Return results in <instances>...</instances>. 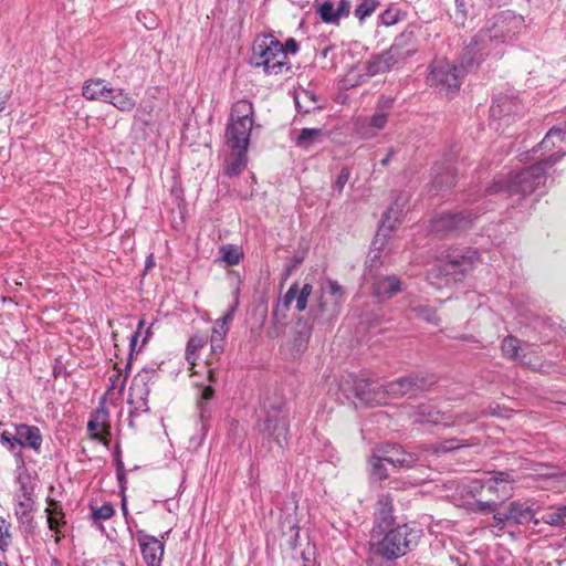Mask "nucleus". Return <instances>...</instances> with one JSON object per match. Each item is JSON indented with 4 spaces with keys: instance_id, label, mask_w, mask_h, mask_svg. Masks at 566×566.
Instances as JSON below:
<instances>
[{
    "instance_id": "cd10ccee",
    "label": "nucleus",
    "mask_w": 566,
    "mask_h": 566,
    "mask_svg": "<svg viewBox=\"0 0 566 566\" xmlns=\"http://www.w3.org/2000/svg\"><path fill=\"white\" fill-rule=\"evenodd\" d=\"M353 397L357 398L360 402L373 403L374 398L371 397V384L365 379L353 378ZM346 398L352 399V395L347 394V390L342 387Z\"/></svg>"
},
{
    "instance_id": "b1692460",
    "label": "nucleus",
    "mask_w": 566,
    "mask_h": 566,
    "mask_svg": "<svg viewBox=\"0 0 566 566\" xmlns=\"http://www.w3.org/2000/svg\"><path fill=\"white\" fill-rule=\"evenodd\" d=\"M409 416L415 423L447 424L442 421L443 416L430 405H421L413 408Z\"/></svg>"
},
{
    "instance_id": "20e7f679",
    "label": "nucleus",
    "mask_w": 566,
    "mask_h": 566,
    "mask_svg": "<svg viewBox=\"0 0 566 566\" xmlns=\"http://www.w3.org/2000/svg\"><path fill=\"white\" fill-rule=\"evenodd\" d=\"M254 108L247 99L238 101L231 111L230 123L227 126L226 139L231 149L248 150L250 134L254 123Z\"/></svg>"
},
{
    "instance_id": "13d9d810",
    "label": "nucleus",
    "mask_w": 566,
    "mask_h": 566,
    "mask_svg": "<svg viewBox=\"0 0 566 566\" xmlns=\"http://www.w3.org/2000/svg\"><path fill=\"white\" fill-rule=\"evenodd\" d=\"M214 395V389L211 387V386H206L202 391H201V400L199 402L200 405V416L201 418L203 417V413L206 411L205 407H203V401H209L210 399H212Z\"/></svg>"
},
{
    "instance_id": "dca6fc26",
    "label": "nucleus",
    "mask_w": 566,
    "mask_h": 566,
    "mask_svg": "<svg viewBox=\"0 0 566 566\" xmlns=\"http://www.w3.org/2000/svg\"><path fill=\"white\" fill-rule=\"evenodd\" d=\"M315 11L321 20L327 24L339 25L340 20L348 18L352 12L350 0H339L337 7L329 0L315 2Z\"/></svg>"
},
{
    "instance_id": "680f3d73",
    "label": "nucleus",
    "mask_w": 566,
    "mask_h": 566,
    "mask_svg": "<svg viewBox=\"0 0 566 566\" xmlns=\"http://www.w3.org/2000/svg\"><path fill=\"white\" fill-rule=\"evenodd\" d=\"M347 180H348V172L345 171V169H343L336 180V186L338 187L339 190H342L344 188Z\"/></svg>"
},
{
    "instance_id": "4468645a",
    "label": "nucleus",
    "mask_w": 566,
    "mask_h": 566,
    "mask_svg": "<svg viewBox=\"0 0 566 566\" xmlns=\"http://www.w3.org/2000/svg\"><path fill=\"white\" fill-rule=\"evenodd\" d=\"M514 478L505 471L494 472L480 481L481 492L494 495L496 499H507L512 495Z\"/></svg>"
},
{
    "instance_id": "39448f33",
    "label": "nucleus",
    "mask_w": 566,
    "mask_h": 566,
    "mask_svg": "<svg viewBox=\"0 0 566 566\" xmlns=\"http://www.w3.org/2000/svg\"><path fill=\"white\" fill-rule=\"evenodd\" d=\"M421 536V531L407 524L389 530L378 543V553L388 560L405 556L415 546Z\"/></svg>"
},
{
    "instance_id": "ddd939ff",
    "label": "nucleus",
    "mask_w": 566,
    "mask_h": 566,
    "mask_svg": "<svg viewBox=\"0 0 566 566\" xmlns=\"http://www.w3.org/2000/svg\"><path fill=\"white\" fill-rule=\"evenodd\" d=\"M434 382V377L428 378L419 374H412L388 382L385 386V390L391 396L399 397L418 390H427Z\"/></svg>"
},
{
    "instance_id": "603ef678",
    "label": "nucleus",
    "mask_w": 566,
    "mask_h": 566,
    "mask_svg": "<svg viewBox=\"0 0 566 566\" xmlns=\"http://www.w3.org/2000/svg\"><path fill=\"white\" fill-rule=\"evenodd\" d=\"M9 525L3 517H0V549L4 552L9 546Z\"/></svg>"
},
{
    "instance_id": "c756f323",
    "label": "nucleus",
    "mask_w": 566,
    "mask_h": 566,
    "mask_svg": "<svg viewBox=\"0 0 566 566\" xmlns=\"http://www.w3.org/2000/svg\"><path fill=\"white\" fill-rule=\"evenodd\" d=\"M111 97L105 103H109L120 112H130L134 109L136 102L135 99L124 90L111 88Z\"/></svg>"
},
{
    "instance_id": "bb28decb",
    "label": "nucleus",
    "mask_w": 566,
    "mask_h": 566,
    "mask_svg": "<svg viewBox=\"0 0 566 566\" xmlns=\"http://www.w3.org/2000/svg\"><path fill=\"white\" fill-rule=\"evenodd\" d=\"M247 166V150L232 149L227 158L224 174L227 176H238Z\"/></svg>"
},
{
    "instance_id": "9b49d317",
    "label": "nucleus",
    "mask_w": 566,
    "mask_h": 566,
    "mask_svg": "<svg viewBox=\"0 0 566 566\" xmlns=\"http://www.w3.org/2000/svg\"><path fill=\"white\" fill-rule=\"evenodd\" d=\"M482 209L441 213L432 221V230L441 235L469 228Z\"/></svg>"
},
{
    "instance_id": "72a5a7b5",
    "label": "nucleus",
    "mask_w": 566,
    "mask_h": 566,
    "mask_svg": "<svg viewBox=\"0 0 566 566\" xmlns=\"http://www.w3.org/2000/svg\"><path fill=\"white\" fill-rule=\"evenodd\" d=\"M295 105L298 112H302L304 114L310 113L312 109L319 108L316 103V96L313 92H310L307 90H302L296 93L295 97Z\"/></svg>"
},
{
    "instance_id": "864d4df0",
    "label": "nucleus",
    "mask_w": 566,
    "mask_h": 566,
    "mask_svg": "<svg viewBox=\"0 0 566 566\" xmlns=\"http://www.w3.org/2000/svg\"><path fill=\"white\" fill-rule=\"evenodd\" d=\"M310 336L307 333H297V335L294 338V348L297 353H303L308 345Z\"/></svg>"
},
{
    "instance_id": "6e6d98bb",
    "label": "nucleus",
    "mask_w": 566,
    "mask_h": 566,
    "mask_svg": "<svg viewBox=\"0 0 566 566\" xmlns=\"http://www.w3.org/2000/svg\"><path fill=\"white\" fill-rule=\"evenodd\" d=\"M461 447L462 446L459 444L457 440H446L437 446L436 452H451Z\"/></svg>"
},
{
    "instance_id": "f257e3e1",
    "label": "nucleus",
    "mask_w": 566,
    "mask_h": 566,
    "mask_svg": "<svg viewBox=\"0 0 566 566\" xmlns=\"http://www.w3.org/2000/svg\"><path fill=\"white\" fill-rule=\"evenodd\" d=\"M499 38H468L460 56V65L450 63L447 60H436L430 66L427 77L430 86L439 90L447 96L453 95L460 90L465 74L479 66V64L491 54L499 43Z\"/></svg>"
},
{
    "instance_id": "774afa93",
    "label": "nucleus",
    "mask_w": 566,
    "mask_h": 566,
    "mask_svg": "<svg viewBox=\"0 0 566 566\" xmlns=\"http://www.w3.org/2000/svg\"><path fill=\"white\" fill-rule=\"evenodd\" d=\"M459 11H464V0H454Z\"/></svg>"
},
{
    "instance_id": "1a4fd4ad",
    "label": "nucleus",
    "mask_w": 566,
    "mask_h": 566,
    "mask_svg": "<svg viewBox=\"0 0 566 566\" xmlns=\"http://www.w3.org/2000/svg\"><path fill=\"white\" fill-rule=\"evenodd\" d=\"M256 430L264 440L274 441L280 448L287 443V413L281 407H272L256 423Z\"/></svg>"
},
{
    "instance_id": "f03ea898",
    "label": "nucleus",
    "mask_w": 566,
    "mask_h": 566,
    "mask_svg": "<svg viewBox=\"0 0 566 566\" xmlns=\"http://www.w3.org/2000/svg\"><path fill=\"white\" fill-rule=\"evenodd\" d=\"M565 154L554 153L533 166L516 172L507 180L496 179L489 187L488 191L490 193L506 192L509 197H517L516 200H521L534 192L541 185H544L546 170L557 164Z\"/></svg>"
},
{
    "instance_id": "bf43d9fd",
    "label": "nucleus",
    "mask_w": 566,
    "mask_h": 566,
    "mask_svg": "<svg viewBox=\"0 0 566 566\" xmlns=\"http://www.w3.org/2000/svg\"><path fill=\"white\" fill-rule=\"evenodd\" d=\"M143 326H144V321L142 319L138 323L137 331L134 334H132V336H130V344H129L130 345V354H129V357H132V354L135 350L136 342H137V338H138V336L140 334V331L143 328Z\"/></svg>"
},
{
    "instance_id": "6e6552de",
    "label": "nucleus",
    "mask_w": 566,
    "mask_h": 566,
    "mask_svg": "<svg viewBox=\"0 0 566 566\" xmlns=\"http://www.w3.org/2000/svg\"><path fill=\"white\" fill-rule=\"evenodd\" d=\"M409 38H399L390 49L380 55L374 56L367 63H364L366 75L373 77L377 74L389 71L392 66L398 64L400 61L410 56L415 52V48L411 46Z\"/></svg>"
},
{
    "instance_id": "0eeeda50",
    "label": "nucleus",
    "mask_w": 566,
    "mask_h": 566,
    "mask_svg": "<svg viewBox=\"0 0 566 566\" xmlns=\"http://www.w3.org/2000/svg\"><path fill=\"white\" fill-rule=\"evenodd\" d=\"M286 60L284 45L276 38H272L269 44L255 42L250 56L251 65L262 67L266 74H277Z\"/></svg>"
},
{
    "instance_id": "473e14b6",
    "label": "nucleus",
    "mask_w": 566,
    "mask_h": 566,
    "mask_svg": "<svg viewBox=\"0 0 566 566\" xmlns=\"http://www.w3.org/2000/svg\"><path fill=\"white\" fill-rule=\"evenodd\" d=\"M228 332L229 327L226 326L224 323H219L218 321H214L210 337V347L212 354L220 355L223 352V340Z\"/></svg>"
},
{
    "instance_id": "c9c22d12",
    "label": "nucleus",
    "mask_w": 566,
    "mask_h": 566,
    "mask_svg": "<svg viewBox=\"0 0 566 566\" xmlns=\"http://www.w3.org/2000/svg\"><path fill=\"white\" fill-rule=\"evenodd\" d=\"M542 520L551 526L566 530V505L553 507L542 516Z\"/></svg>"
},
{
    "instance_id": "2eb2a0df",
    "label": "nucleus",
    "mask_w": 566,
    "mask_h": 566,
    "mask_svg": "<svg viewBox=\"0 0 566 566\" xmlns=\"http://www.w3.org/2000/svg\"><path fill=\"white\" fill-rule=\"evenodd\" d=\"M313 286L310 283H305L301 290H298L297 283H293L282 300H280L273 311L272 318L277 319L279 312H286L292 302L296 300V310L303 312L307 306V301L312 294Z\"/></svg>"
},
{
    "instance_id": "69168bd1",
    "label": "nucleus",
    "mask_w": 566,
    "mask_h": 566,
    "mask_svg": "<svg viewBox=\"0 0 566 566\" xmlns=\"http://www.w3.org/2000/svg\"><path fill=\"white\" fill-rule=\"evenodd\" d=\"M370 566H395V565L391 564V560L386 559V562H381V563L373 562Z\"/></svg>"
},
{
    "instance_id": "423d86ee",
    "label": "nucleus",
    "mask_w": 566,
    "mask_h": 566,
    "mask_svg": "<svg viewBox=\"0 0 566 566\" xmlns=\"http://www.w3.org/2000/svg\"><path fill=\"white\" fill-rule=\"evenodd\" d=\"M480 511H492L494 526L503 530L506 526L527 524L534 518V510L526 502L513 501L507 506L496 510L495 501L478 502Z\"/></svg>"
},
{
    "instance_id": "a211bd4d",
    "label": "nucleus",
    "mask_w": 566,
    "mask_h": 566,
    "mask_svg": "<svg viewBox=\"0 0 566 566\" xmlns=\"http://www.w3.org/2000/svg\"><path fill=\"white\" fill-rule=\"evenodd\" d=\"M87 430L93 440L107 443V438L111 436L109 412L103 403L91 415Z\"/></svg>"
},
{
    "instance_id": "5701e85b",
    "label": "nucleus",
    "mask_w": 566,
    "mask_h": 566,
    "mask_svg": "<svg viewBox=\"0 0 566 566\" xmlns=\"http://www.w3.org/2000/svg\"><path fill=\"white\" fill-rule=\"evenodd\" d=\"M375 521L379 527H388L394 521V500L390 494H380L375 511Z\"/></svg>"
},
{
    "instance_id": "e2e57ef3",
    "label": "nucleus",
    "mask_w": 566,
    "mask_h": 566,
    "mask_svg": "<svg viewBox=\"0 0 566 566\" xmlns=\"http://www.w3.org/2000/svg\"><path fill=\"white\" fill-rule=\"evenodd\" d=\"M284 50L285 52L287 53V51H291L292 53H295L296 50H297V44L296 42L294 41L293 38H290V40H287L285 46H284Z\"/></svg>"
},
{
    "instance_id": "7c9ffc66",
    "label": "nucleus",
    "mask_w": 566,
    "mask_h": 566,
    "mask_svg": "<svg viewBox=\"0 0 566 566\" xmlns=\"http://www.w3.org/2000/svg\"><path fill=\"white\" fill-rule=\"evenodd\" d=\"M208 336L195 334L186 346V360L190 366H195L199 357V352L207 345Z\"/></svg>"
},
{
    "instance_id": "ea45409f",
    "label": "nucleus",
    "mask_w": 566,
    "mask_h": 566,
    "mask_svg": "<svg viewBox=\"0 0 566 566\" xmlns=\"http://www.w3.org/2000/svg\"><path fill=\"white\" fill-rule=\"evenodd\" d=\"M322 136L321 128H303L296 139V144L302 147H310Z\"/></svg>"
},
{
    "instance_id": "4c0bfd02",
    "label": "nucleus",
    "mask_w": 566,
    "mask_h": 566,
    "mask_svg": "<svg viewBox=\"0 0 566 566\" xmlns=\"http://www.w3.org/2000/svg\"><path fill=\"white\" fill-rule=\"evenodd\" d=\"M410 315L431 324L438 323L437 312L433 307L430 306H413L410 308Z\"/></svg>"
},
{
    "instance_id": "e433bc0d",
    "label": "nucleus",
    "mask_w": 566,
    "mask_h": 566,
    "mask_svg": "<svg viewBox=\"0 0 566 566\" xmlns=\"http://www.w3.org/2000/svg\"><path fill=\"white\" fill-rule=\"evenodd\" d=\"M379 6V0H358L354 15L363 22L366 18L370 17Z\"/></svg>"
},
{
    "instance_id": "f3484780",
    "label": "nucleus",
    "mask_w": 566,
    "mask_h": 566,
    "mask_svg": "<svg viewBox=\"0 0 566 566\" xmlns=\"http://www.w3.org/2000/svg\"><path fill=\"white\" fill-rule=\"evenodd\" d=\"M375 451L380 454L382 460L396 469L412 468L419 460L416 454L406 452L395 444H381Z\"/></svg>"
},
{
    "instance_id": "412c9836",
    "label": "nucleus",
    "mask_w": 566,
    "mask_h": 566,
    "mask_svg": "<svg viewBox=\"0 0 566 566\" xmlns=\"http://www.w3.org/2000/svg\"><path fill=\"white\" fill-rule=\"evenodd\" d=\"M15 434L18 446L22 448H30L36 452L40 451L42 444V434L40 429L35 426L21 423L15 426Z\"/></svg>"
},
{
    "instance_id": "a878e982",
    "label": "nucleus",
    "mask_w": 566,
    "mask_h": 566,
    "mask_svg": "<svg viewBox=\"0 0 566 566\" xmlns=\"http://www.w3.org/2000/svg\"><path fill=\"white\" fill-rule=\"evenodd\" d=\"M517 111L516 102L507 96L499 97L490 107V115L493 119L510 117Z\"/></svg>"
},
{
    "instance_id": "2f4dec72",
    "label": "nucleus",
    "mask_w": 566,
    "mask_h": 566,
    "mask_svg": "<svg viewBox=\"0 0 566 566\" xmlns=\"http://www.w3.org/2000/svg\"><path fill=\"white\" fill-rule=\"evenodd\" d=\"M399 211L390 207L384 214L381 224L377 231L376 240H385L399 222Z\"/></svg>"
},
{
    "instance_id": "393cba45",
    "label": "nucleus",
    "mask_w": 566,
    "mask_h": 566,
    "mask_svg": "<svg viewBox=\"0 0 566 566\" xmlns=\"http://www.w3.org/2000/svg\"><path fill=\"white\" fill-rule=\"evenodd\" d=\"M83 96L90 101L106 102L111 97V88L105 85L101 78L87 81L82 91Z\"/></svg>"
},
{
    "instance_id": "6ab92c4d",
    "label": "nucleus",
    "mask_w": 566,
    "mask_h": 566,
    "mask_svg": "<svg viewBox=\"0 0 566 566\" xmlns=\"http://www.w3.org/2000/svg\"><path fill=\"white\" fill-rule=\"evenodd\" d=\"M138 542L142 555L147 566H161L165 546L157 537L139 533Z\"/></svg>"
},
{
    "instance_id": "aec40b11",
    "label": "nucleus",
    "mask_w": 566,
    "mask_h": 566,
    "mask_svg": "<svg viewBox=\"0 0 566 566\" xmlns=\"http://www.w3.org/2000/svg\"><path fill=\"white\" fill-rule=\"evenodd\" d=\"M494 25L501 35H516L526 32L524 17L512 10H505L495 15Z\"/></svg>"
},
{
    "instance_id": "c85d7f7f",
    "label": "nucleus",
    "mask_w": 566,
    "mask_h": 566,
    "mask_svg": "<svg viewBox=\"0 0 566 566\" xmlns=\"http://www.w3.org/2000/svg\"><path fill=\"white\" fill-rule=\"evenodd\" d=\"M369 77L366 75V70L363 64L350 67L340 81V86L344 90H349L366 82Z\"/></svg>"
},
{
    "instance_id": "79ce46f5",
    "label": "nucleus",
    "mask_w": 566,
    "mask_h": 566,
    "mask_svg": "<svg viewBox=\"0 0 566 566\" xmlns=\"http://www.w3.org/2000/svg\"><path fill=\"white\" fill-rule=\"evenodd\" d=\"M222 259L228 265H237L241 261L242 251L232 244L221 247Z\"/></svg>"
},
{
    "instance_id": "09e8293b",
    "label": "nucleus",
    "mask_w": 566,
    "mask_h": 566,
    "mask_svg": "<svg viewBox=\"0 0 566 566\" xmlns=\"http://www.w3.org/2000/svg\"><path fill=\"white\" fill-rule=\"evenodd\" d=\"M396 98L387 95H381L376 104V109L388 115L390 114Z\"/></svg>"
},
{
    "instance_id": "3c124183",
    "label": "nucleus",
    "mask_w": 566,
    "mask_h": 566,
    "mask_svg": "<svg viewBox=\"0 0 566 566\" xmlns=\"http://www.w3.org/2000/svg\"><path fill=\"white\" fill-rule=\"evenodd\" d=\"M453 181H454V176L451 174H447L446 176L437 175V176H434V178L432 180V186L437 190H442L446 187H450L451 185H453Z\"/></svg>"
},
{
    "instance_id": "49530a36",
    "label": "nucleus",
    "mask_w": 566,
    "mask_h": 566,
    "mask_svg": "<svg viewBox=\"0 0 566 566\" xmlns=\"http://www.w3.org/2000/svg\"><path fill=\"white\" fill-rule=\"evenodd\" d=\"M129 367H130V363L128 361L125 365V370H126L125 374H123L122 370L119 368H117V373L109 377V381L112 382V389H118L119 391H122L124 389L127 377H128L127 370L129 369Z\"/></svg>"
},
{
    "instance_id": "37998d69",
    "label": "nucleus",
    "mask_w": 566,
    "mask_h": 566,
    "mask_svg": "<svg viewBox=\"0 0 566 566\" xmlns=\"http://www.w3.org/2000/svg\"><path fill=\"white\" fill-rule=\"evenodd\" d=\"M405 18H406V13L401 12L399 9L394 8V7L387 8L379 15V20H380L381 24L387 25V27L394 25Z\"/></svg>"
},
{
    "instance_id": "9d476101",
    "label": "nucleus",
    "mask_w": 566,
    "mask_h": 566,
    "mask_svg": "<svg viewBox=\"0 0 566 566\" xmlns=\"http://www.w3.org/2000/svg\"><path fill=\"white\" fill-rule=\"evenodd\" d=\"M345 302V292L337 281L328 280L322 287V295L316 307L312 308L315 318L329 321L336 317Z\"/></svg>"
},
{
    "instance_id": "a19ab883",
    "label": "nucleus",
    "mask_w": 566,
    "mask_h": 566,
    "mask_svg": "<svg viewBox=\"0 0 566 566\" xmlns=\"http://www.w3.org/2000/svg\"><path fill=\"white\" fill-rule=\"evenodd\" d=\"M91 516L93 524H97L98 521L109 520L113 517L115 511L114 506L111 503H105L99 507H95L91 505Z\"/></svg>"
},
{
    "instance_id": "a18cd8bd",
    "label": "nucleus",
    "mask_w": 566,
    "mask_h": 566,
    "mask_svg": "<svg viewBox=\"0 0 566 566\" xmlns=\"http://www.w3.org/2000/svg\"><path fill=\"white\" fill-rule=\"evenodd\" d=\"M32 511V500L30 496L25 495L23 499L19 500L14 512L19 520L23 521L24 518L30 517V512Z\"/></svg>"
},
{
    "instance_id": "8fccbe9b",
    "label": "nucleus",
    "mask_w": 566,
    "mask_h": 566,
    "mask_svg": "<svg viewBox=\"0 0 566 566\" xmlns=\"http://www.w3.org/2000/svg\"><path fill=\"white\" fill-rule=\"evenodd\" d=\"M48 524H49V528L56 533L55 543H60V541H61V536L59 535L60 526L65 524L64 517L52 516V513L49 512Z\"/></svg>"
},
{
    "instance_id": "58836bf2",
    "label": "nucleus",
    "mask_w": 566,
    "mask_h": 566,
    "mask_svg": "<svg viewBox=\"0 0 566 566\" xmlns=\"http://www.w3.org/2000/svg\"><path fill=\"white\" fill-rule=\"evenodd\" d=\"M385 460L381 459L380 454L374 450L373 455L369 459L371 467V475L378 480H385L388 478L387 470L385 468Z\"/></svg>"
},
{
    "instance_id": "c03bdc74",
    "label": "nucleus",
    "mask_w": 566,
    "mask_h": 566,
    "mask_svg": "<svg viewBox=\"0 0 566 566\" xmlns=\"http://www.w3.org/2000/svg\"><path fill=\"white\" fill-rule=\"evenodd\" d=\"M501 348L505 356L517 359L520 340L513 336H507L502 340Z\"/></svg>"
},
{
    "instance_id": "4be33fe9",
    "label": "nucleus",
    "mask_w": 566,
    "mask_h": 566,
    "mask_svg": "<svg viewBox=\"0 0 566 566\" xmlns=\"http://www.w3.org/2000/svg\"><path fill=\"white\" fill-rule=\"evenodd\" d=\"M402 291V283L396 275L379 276L373 284V293L377 297L390 298Z\"/></svg>"
},
{
    "instance_id": "052dcab7",
    "label": "nucleus",
    "mask_w": 566,
    "mask_h": 566,
    "mask_svg": "<svg viewBox=\"0 0 566 566\" xmlns=\"http://www.w3.org/2000/svg\"><path fill=\"white\" fill-rule=\"evenodd\" d=\"M45 512H46V515H48V516H49V512H51V513H52V516H62V517H64V513H63V511H62V507H61V505H59L57 503H51V504L46 507Z\"/></svg>"
},
{
    "instance_id": "f704fd0d",
    "label": "nucleus",
    "mask_w": 566,
    "mask_h": 566,
    "mask_svg": "<svg viewBox=\"0 0 566 566\" xmlns=\"http://www.w3.org/2000/svg\"><path fill=\"white\" fill-rule=\"evenodd\" d=\"M566 140V126L562 127H553L551 128L543 140L539 144V148L544 150H552L557 144H560Z\"/></svg>"
},
{
    "instance_id": "0e129e2a",
    "label": "nucleus",
    "mask_w": 566,
    "mask_h": 566,
    "mask_svg": "<svg viewBox=\"0 0 566 566\" xmlns=\"http://www.w3.org/2000/svg\"><path fill=\"white\" fill-rule=\"evenodd\" d=\"M7 101H8V95L0 94V112H2L4 109Z\"/></svg>"
},
{
    "instance_id": "f8f14e48",
    "label": "nucleus",
    "mask_w": 566,
    "mask_h": 566,
    "mask_svg": "<svg viewBox=\"0 0 566 566\" xmlns=\"http://www.w3.org/2000/svg\"><path fill=\"white\" fill-rule=\"evenodd\" d=\"M150 375L148 371H143L137 374L129 388L128 395V403L130 406L129 409V426H134V418L148 412V395H149V381Z\"/></svg>"
},
{
    "instance_id": "5fc2aeb1",
    "label": "nucleus",
    "mask_w": 566,
    "mask_h": 566,
    "mask_svg": "<svg viewBox=\"0 0 566 566\" xmlns=\"http://www.w3.org/2000/svg\"><path fill=\"white\" fill-rule=\"evenodd\" d=\"M0 442L2 446L8 447L10 451H13L15 446H18L17 434H12L9 431H3L0 434Z\"/></svg>"
},
{
    "instance_id": "4d7b16f0",
    "label": "nucleus",
    "mask_w": 566,
    "mask_h": 566,
    "mask_svg": "<svg viewBox=\"0 0 566 566\" xmlns=\"http://www.w3.org/2000/svg\"><path fill=\"white\" fill-rule=\"evenodd\" d=\"M239 301L235 300L234 303L229 307V310L222 315V317L218 318L219 323H224L226 326L229 327V324L232 322L234 314L238 308Z\"/></svg>"
},
{
    "instance_id": "338daca9",
    "label": "nucleus",
    "mask_w": 566,
    "mask_h": 566,
    "mask_svg": "<svg viewBox=\"0 0 566 566\" xmlns=\"http://www.w3.org/2000/svg\"><path fill=\"white\" fill-rule=\"evenodd\" d=\"M117 469H118V479L122 480L124 478V471H123V463L119 460L117 462Z\"/></svg>"
},
{
    "instance_id": "7ed1b4c3",
    "label": "nucleus",
    "mask_w": 566,
    "mask_h": 566,
    "mask_svg": "<svg viewBox=\"0 0 566 566\" xmlns=\"http://www.w3.org/2000/svg\"><path fill=\"white\" fill-rule=\"evenodd\" d=\"M478 259L479 253L473 250L465 253L453 251L437 260L428 271L427 279L432 286L442 289L460 281Z\"/></svg>"
},
{
    "instance_id": "de8ad7c7",
    "label": "nucleus",
    "mask_w": 566,
    "mask_h": 566,
    "mask_svg": "<svg viewBox=\"0 0 566 566\" xmlns=\"http://www.w3.org/2000/svg\"><path fill=\"white\" fill-rule=\"evenodd\" d=\"M388 122V115L375 111V114L368 119V127L373 130L384 129Z\"/></svg>"
}]
</instances>
